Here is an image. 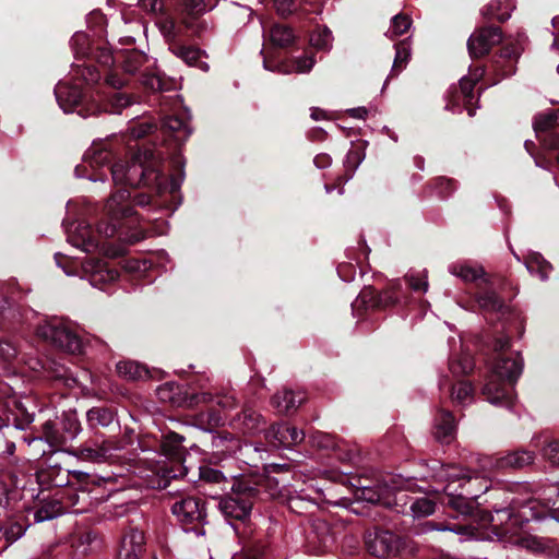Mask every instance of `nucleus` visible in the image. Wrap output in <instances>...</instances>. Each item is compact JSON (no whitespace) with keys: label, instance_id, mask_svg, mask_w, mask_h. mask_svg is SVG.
I'll use <instances>...</instances> for the list:
<instances>
[{"label":"nucleus","instance_id":"nucleus-53","mask_svg":"<svg viewBox=\"0 0 559 559\" xmlns=\"http://www.w3.org/2000/svg\"><path fill=\"white\" fill-rule=\"evenodd\" d=\"M365 159V153L360 147H353L348 151L345 158L346 170L354 173Z\"/></svg>","mask_w":559,"mask_h":559},{"label":"nucleus","instance_id":"nucleus-56","mask_svg":"<svg viewBox=\"0 0 559 559\" xmlns=\"http://www.w3.org/2000/svg\"><path fill=\"white\" fill-rule=\"evenodd\" d=\"M225 479L224 474L212 467H200V481L219 484Z\"/></svg>","mask_w":559,"mask_h":559},{"label":"nucleus","instance_id":"nucleus-63","mask_svg":"<svg viewBox=\"0 0 559 559\" xmlns=\"http://www.w3.org/2000/svg\"><path fill=\"white\" fill-rule=\"evenodd\" d=\"M216 404L224 409H233L237 405V401L234 394L228 393L216 396Z\"/></svg>","mask_w":559,"mask_h":559},{"label":"nucleus","instance_id":"nucleus-9","mask_svg":"<svg viewBox=\"0 0 559 559\" xmlns=\"http://www.w3.org/2000/svg\"><path fill=\"white\" fill-rule=\"evenodd\" d=\"M171 512L183 525L194 524L190 528L185 527V532H193L197 536L205 534L203 525L205 524L206 511L201 499L194 497L182 498L173 504Z\"/></svg>","mask_w":559,"mask_h":559},{"label":"nucleus","instance_id":"nucleus-35","mask_svg":"<svg viewBox=\"0 0 559 559\" xmlns=\"http://www.w3.org/2000/svg\"><path fill=\"white\" fill-rule=\"evenodd\" d=\"M269 38L274 46L287 47L294 43L296 36L289 26L275 24L270 29Z\"/></svg>","mask_w":559,"mask_h":559},{"label":"nucleus","instance_id":"nucleus-41","mask_svg":"<svg viewBox=\"0 0 559 559\" xmlns=\"http://www.w3.org/2000/svg\"><path fill=\"white\" fill-rule=\"evenodd\" d=\"M63 508L61 503L57 500H52L44 503L38 510L34 513L35 522L40 523L45 521L52 520L60 514H62Z\"/></svg>","mask_w":559,"mask_h":559},{"label":"nucleus","instance_id":"nucleus-10","mask_svg":"<svg viewBox=\"0 0 559 559\" xmlns=\"http://www.w3.org/2000/svg\"><path fill=\"white\" fill-rule=\"evenodd\" d=\"M111 153L100 143H93L92 146L84 153L82 163L74 169L78 178H87L91 181H104L105 176L103 173L97 174L98 170L108 166L111 162Z\"/></svg>","mask_w":559,"mask_h":559},{"label":"nucleus","instance_id":"nucleus-14","mask_svg":"<svg viewBox=\"0 0 559 559\" xmlns=\"http://www.w3.org/2000/svg\"><path fill=\"white\" fill-rule=\"evenodd\" d=\"M452 485L445 483L443 486L442 491L447 495V500L443 502L462 515L471 514L474 509L473 501L488 490L486 485L478 490L466 488L456 493V489H452Z\"/></svg>","mask_w":559,"mask_h":559},{"label":"nucleus","instance_id":"nucleus-51","mask_svg":"<svg viewBox=\"0 0 559 559\" xmlns=\"http://www.w3.org/2000/svg\"><path fill=\"white\" fill-rule=\"evenodd\" d=\"M10 430L0 427V460L7 461L15 451V443L8 439Z\"/></svg>","mask_w":559,"mask_h":559},{"label":"nucleus","instance_id":"nucleus-16","mask_svg":"<svg viewBox=\"0 0 559 559\" xmlns=\"http://www.w3.org/2000/svg\"><path fill=\"white\" fill-rule=\"evenodd\" d=\"M66 233L69 243L84 252H92L98 248V240L85 222L70 224L66 227Z\"/></svg>","mask_w":559,"mask_h":559},{"label":"nucleus","instance_id":"nucleus-15","mask_svg":"<svg viewBox=\"0 0 559 559\" xmlns=\"http://www.w3.org/2000/svg\"><path fill=\"white\" fill-rule=\"evenodd\" d=\"M499 27L490 26L472 34L467 41V48L472 58H479L489 52L490 48L501 41Z\"/></svg>","mask_w":559,"mask_h":559},{"label":"nucleus","instance_id":"nucleus-3","mask_svg":"<svg viewBox=\"0 0 559 559\" xmlns=\"http://www.w3.org/2000/svg\"><path fill=\"white\" fill-rule=\"evenodd\" d=\"M364 542L368 554L379 559L396 558L407 547L404 537L380 527L367 530Z\"/></svg>","mask_w":559,"mask_h":559},{"label":"nucleus","instance_id":"nucleus-1","mask_svg":"<svg viewBox=\"0 0 559 559\" xmlns=\"http://www.w3.org/2000/svg\"><path fill=\"white\" fill-rule=\"evenodd\" d=\"M522 371L523 359L520 354L510 358H498L483 386V395L492 405L511 407L514 400L512 385Z\"/></svg>","mask_w":559,"mask_h":559},{"label":"nucleus","instance_id":"nucleus-48","mask_svg":"<svg viewBox=\"0 0 559 559\" xmlns=\"http://www.w3.org/2000/svg\"><path fill=\"white\" fill-rule=\"evenodd\" d=\"M495 513L501 523L504 518L507 519V522L502 527V532L506 534L512 533V525L518 523L519 518L522 519L525 515V511H522L520 514H514L513 509L509 507L499 509L495 508Z\"/></svg>","mask_w":559,"mask_h":559},{"label":"nucleus","instance_id":"nucleus-61","mask_svg":"<svg viewBox=\"0 0 559 559\" xmlns=\"http://www.w3.org/2000/svg\"><path fill=\"white\" fill-rule=\"evenodd\" d=\"M278 14L288 15L296 10V0H274Z\"/></svg>","mask_w":559,"mask_h":559},{"label":"nucleus","instance_id":"nucleus-11","mask_svg":"<svg viewBox=\"0 0 559 559\" xmlns=\"http://www.w3.org/2000/svg\"><path fill=\"white\" fill-rule=\"evenodd\" d=\"M432 469L435 471L432 477L439 483H460L461 490L469 488L478 490L486 485L489 487V480L485 477H479L476 474L463 469L460 466L436 464Z\"/></svg>","mask_w":559,"mask_h":559},{"label":"nucleus","instance_id":"nucleus-46","mask_svg":"<svg viewBox=\"0 0 559 559\" xmlns=\"http://www.w3.org/2000/svg\"><path fill=\"white\" fill-rule=\"evenodd\" d=\"M436 503L428 498H417L412 501L409 510L413 518L429 516L435 512Z\"/></svg>","mask_w":559,"mask_h":559},{"label":"nucleus","instance_id":"nucleus-20","mask_svg":"<svg viewBox=\"0 0 559 559\" xmlns=\"http://www.w3.org/2000/svg\"><path fill=\"white\" fill-rule=\"evenodd\" d=\"M144 549V534L130 528L122 537L117 559H139Z\"/></svg>","mask_w":559,"mask_h":559},{"label":"nucleus","instance_id":"nucleus-37","mask_svg":"<svg viewBox=\"0 0 559 559\" xmlns=\"http://www.w3.org/2000/svg\"><path fill=\"white\" fill-rule=\"evenodd\" d=\"M117 371L129 380H140L148 377V370L136 361H120L117 364Z\"/></svg>","mask_w":559,"mask_h":559},{"label":"nucleus","instance_id":"nucleus-50","mask_svg":"<svg viewBox=\"0 0 559 559\" xmlns=\"http://www.w3.org/2000/svg\"><path fill=\"white\" fill-rule=\"evenodd\" d=\"M519 545L533 552H542L547 548V542L544 538L534 535H526L519 539Z\"/></svg>","mask_w":559,"mask_h":559},{"label":"nucleus","instance_id":"nucleus-55","mask_svg":"<svg viewBox=\"0 0 559 559\" xmlns=\"http://www.w3.org/2000/svg\"><path fill=\"white\" fill-rule=\"evenodd\" d=\"M142 83L152 91L167 90V82L156 73H144L142 75Z\"/></svg>","mask_w":559,"mask_h":559},{"label":"nucleus","instance_id":"nucleus-12","mask_svg":"<svg viewBox=\"0 0 559 559\" xmlns=\"http://www.w3.org/2000/svg\"><path fill=\"white\" fill-rule=\"evenodd\" d=\"M255 489L243 487L241 484L237 486L234 496L223 498L219 501L222 513L229 519L245 520L249 516L252 509V500Z\"/></svg>","mask_w":559,"mask_h":559},{"label":"nucleus","instance_id":"nucleus-58","mask_svg":"<svg viewBox=\"0 0 559 559\" xmlns=\"http://www.w3.org/2000/svg\"><path fill=\"white\" fill-rule=\"evenodd\" d=\"M78 74L87 84L97 83L100 80L99 72L97 71L96 68H94L92 66H86V67H83V68H79L78 69Z\"/></svg>","mask_w":559,"mask_h":559},{"label":"nucleus","instance_id":"nucleus-24","mask_svg":"<svg viewBox=\"0 0 559 559\" xmlns=\"http://www.w3.org/2000/svg\"><path fill=\"white\" fill-rule=\"evenodd\" d=\"M435 437L441 442L451 443L456 433V423L453 415L448 411H440L435 419Z\"/></svg>","mask_w":559,"mask_h":559},{"label":"nucleus","instance_id":"nucleus-54","mask_svg":"<svg viewBox=\"0 0 559 559\" xmlns=\"http://www.w3.org/2000/svg\"><path fill=\"white\" fill-rule=\"evenodd\" d=\"M542 455L552 465L559 466V440H551L542 449Z\"/></svg>","mask_w":559,"mask_h":559},{"label":"nucleus","instance_id":"nucleus-59","mask_svg":"<svg viewBox=\"0 0 559 559\" xmlns=\"http://www.w3.org/2000/svg\"><path fill=\"white\" fill-rule=\"evenodd\" d=\"M17 356L15 346L10 341L0 342V358L4 361H12Z\"/></svg>","mask_w":559,"mask_h":559},{"label":"nucleus","instance_id":"nucleus-32","mask_svg":"<svg viewBox=\"0 0 559 559\" xmlns=\"http://www.w3.org/2000/svg\"><path fill=\"white\" fill-rule=\"evenodd\" d=\"M163 127L169 131H171L178 141L187 140L192 133V129L189 126V122L177 116H166L163 119Z\"/></svg>","mask_w":559,"mask_h":559},{"label":"nucleus","instance_id":"nucleus-38","mask_svg":"<svg viewBox=\"0 0 559 559\" xmlns=\"http://www.w3.org/2000/svg\"><path fill=\"white\" fill-rule=\"evenodd\" d=\"M526 269L532 275L538 276L542 281H546L549 276L551 265L540 254H532L526 263Z\"/></svg>","mask_w":559,"mask_h":559},{"label":"nucleus","instance_id":"nucleus-44","mask_svg":"<svg viewBox=\"0 0 559 559\" xmlns=\"http://www.w3.org/2000/svg\"><path fill=\"white\" fill-rule=\"evenodd\" d=\"M412 26V20L406 14H396L393 16L391 21V25L389 29L385 33V36H388L391 39H394L397 36H401L405 34Z\"/></svg>","mask_w":559,"mask_h":559},{"label":"nucleus","instance_id":"nucleus-23","mask_svg":"<svg viewBox=\"0 0 559 559\" xmlns=\"http://www.w3.org/2000/svg\"><path fill=\"white\" fill-rule=\"evenodd\" d=\"M316 64V58L313 55H305L301 57H298L294 60V62L287 63V62H277L275 64H270L266 60L263 62L264 69L277 72L282 74H289L293 72L296 73H308L311 71L313 66Z\"/></svg>","mask_w":559,"mask_h":559},{"label":"nucleus","instance_id":"nucleus-4","mask_svg":"<svg viewBox=\"0 0 559 559\" xmlns=\"http://www.w3.org/2000/svg\"><path fill=\"white\" fill-rule=\"evenodd\" d=\"M36 405L31 397L12 396L0 402V427L25 430L35 419Z\"/></svg>","mask_w":559,"mask_h":559},{"label":"nucleus","instance_id":"nucleus-17","mask_svg":"<svg viewBox=\"0 0 559 559\" xmlns=\"http://www.w3.org/2000/svg\"><path fill=\"white\" fill-rule=\"evenodd\" d=\"M2 519L1 539L7 542V546L22 538L29 527V523L23 511H5Z\"/></svg>","mask_w":559,"mask_h":559},{"label":"nucleus","instance_id":"nucleus-5","mask_svg":"<svg viewBox=\"0 0 559 559\" xmlns=\"http://www.w3.org/2000/svg\"><path fill=\"white\" fill-rule=\"evenodd\" d=\"M484 73L483 68H475L468 78L464 76L460 80L459 86H452L448 91L445 109L460 112L464 107L468 116H474L475 110L471 107L475 98L474 86L484 76Z\"/></svg>","mask_w":559,"mask_h":559},{"label":"nucleus","instance_id":"nucleus-21","mask_svg":"<svg viewBox=\"0 0 559 559\" xmlns=\"http://www.w3.org/2000/svg\"><path fill=\"white\" fill-rule=\"evenodd\" d=\"M122 448L121 443L107 439L102 444L83 445L80 448V456L83 460L100 463L112 456L114 452Z\"/></svg>","mask_w":559,"mask_h":559},{"label":"nucleus","instance_id":"nucleus-18","mask_svg":"<svg viewBox=\"0 0 559 559\" xmlns=\"http://www.w3.org/2000/svg\"><path fill=\"white\" fill-rule=\"evenodd\" d=\"M266 439L275 448H290L301 443L305 432L285 424H275L266 431Z\"/></svg>","mask_w":559,"mask_h":559},{"label":"nucleus","instance_id":"nucleus-64","mask_svg":"<svg viewBox=\"0 0 559 559\" xmlns=\"http://www.w3.org/2000/svg\"><path fill=\"white\" fill-rule=\"evenodd\" d=\"M98 60L102 64L110 67L115 62H117V61L119 62L120 52H116V55L112 56L108 51H102L100 55L98 56Z\"/></svg>","mask_w":559,"mask_h":559},{"label":"nucleus","instance_id":"nucleus-57","mask_svg":"<svg viewBox=\"0 0 559 559\" xmlns=\"http://www.w3.org/2000/svg\"><path fill=\"white\" fill-rule=\"evenodd\" d=\"M105 84L120 91L123 86L127 85V80L122 78L117 70H109L106 74H104Z\"/></svg>","mask_w":559,"mask_h":559},{"label":"nucleus","instance_id":"nucleus-22","mask_svg":"<svg viewBox=\"0 0 559 559\" xmlns=\"http://www.w3.org/2000/svg\"><path fill=\"white\" fill-rule=\"evenodd\" d=\"M55 95L60 108L64 112H72L79 106L82 99V92L79 85H70L66 82H60L55 88Z\"/></svg>","mask_w":559,"mask_h":559},{"label":"nucleus","instance_id":"nucleus-49","mask_svg":"<svg viewBox=\"0 0 559 559\" xmlns=\"http://www.w3.org/2000/svg\"><path fill=\"white\" fill-rule=\"evenodd\" d=\"M449 368L454 376L465 374L473 370V360L469 355L464 354L457 358H452Z\"/></svg>","mask_w":559,"mask_h":559},{"label":"nucleus","instance_id":"nucleus-42","mask_svg":"<svg viewBox=\"0 0 559 559\" xmlns=\"http://www.w3.org/2000/svg\"><path fill=\"white\" fill-rule=\"evenodd\" d=\"M557 126H559V109L542 112L535 117L533 122L534 130L537 133Z\"/></svg>","mask_w":559,"mask_h":559},{"label":"nucleus","instance_id":"nucleus-43","mask_svg":"<svg viewBox=\"0 0 559 559\" xmlns=\"http://www.w3.org/2000/svg\"><path fill=\"white\" fill-rule=\"evenodd\" d=\"M476 301L478 306L485 311H500L503 308L502 300L492 290H485L477 294Z\"/></svg>","mask_w":559,"mask_h":559},{"label":"nucleus","instance_id":"nucleus-19","mask_svg":"<svg viewBox=\"0 0 559 559\" xmlns=\"http://www.w3.org/2000/svg\"><path fill=\"white\" fill-rule=\"evenodd\" d=\"M134 102L135 99L131 95L124 92L116 91L111 94H108L103 99L102 106L94 105L92 112H83V110H79V114L83 117H87L100 111H106L109 114H121L124 108L129 107Z\"/></svg>","mask_w":559,"mask_h":559},{"label":"nucleus","instance_id":"nucleus-52","mask_svg":"<svg viewBox=\"0 0 559 559\" xmlns=\"http://www.w3.org/2000/svg\"><path fill=\"white\" fill-rule=\"evenodd\" d=\"M156 25L160 33L167 40H174L176 37V23L175 21L166 15H162L156 20Z\"/></svg>","mask_w":559,"mask_h":559},{"label":"nucleus","instance_id":"nucleus-29","mask_svg":"<svg viewBox=\"0 0 559 559\" xmlns=\"http://www.w3.org/2000/svg\"><path fill=\"white\" fill-rule=\"evenodd\" d=\"M261 420V415L246 405L242 412L235 418V425L242 429L245 433H254L260 430Z\"/></svg>","mask_w":559,"mask_h":559},{"label":"nucleus","instance_id":"nucleus-13","mask_svg":"<svg viewBox=\"0 0 559 559\" xmlns=\"http://www.w3.org/2000/svg\"><path fill=\"white\" fill-rule=\"evenodd\" d=\"M215 3L207 5L204 0H185L180 12L181 23L195 36L209 32L211 26L201 16L215 8Z\"/></svg>","mask_w":559,"mask_h":559},{"label":"nucleus","instance_id":"nucleus-33","mask_svg":"<svg viewBox=\"0 0 559 559\" xmlns=\"http://www.w3.org/2000/svg\"><path fill=\"white\" fill-rule=\"evenodd\" d=\"M309 41L317 50L329 52L333 47L334 36L328 26H319L311 33Z\"/></svg>","mask_w":559,"mask_h":559},{"label":"nucleus","instance_id":"nucleus-27","mask_svg":"<svg viewBox=\"0 0 559 559\" xmlns=\"http://www.w3.org/2000/svg\"><path fill=\"white\" fill-rule=\"evenodd\" d=\"M304 401V393L284 390L282 392H277L272 397L271 403L280 414H286L292 409H296Z\"/></svg>","mask_w":559,"mask_h":559},{"label":"nucleus","instance_id":"nucleus-34","mask_svg":"<svg viewBox=\"0 0 559 559\" xmlns=\"http://www.w3.org/2000/svg\"><path fill=\"white\" fill-rule=\"evenodd\" d=\"M83 271L86 274H91V284H95V276L99 275L100 280L104 281H114L117 277V272L112 270H105L104 264L99 260L88 259L82 263Z\"/></svg>","mask_w":559,"mask_h":559},{"label":"nucleus","instance_id":"nucleus-28","mask_svg":"<svg viewBox=\"0 0 559 559\" xmlns=\"http://www.w3.org/2000/svg\"><path fill=\"white\" fill-rule=\"evenodd\" d=\"M535 453L527 450H516L499 457L496 461L497 468H522L534 462Z\"/></svg>","mask_w":559,"mask_h":559},{"label":"nucleus","instance_id":"nucleus-8","mask_svg":"<svg viewBox=\"0 0 559 559\" xmlns=\"http://www.w3.org/2000/svg\"><path fill=\"white\" fill-rule=\"evenodd\" d=\"M37 334L66 352L76 354L82 349L80 337L63 321L53 320L40 324L37 328Z\"/></svg>","mask_w":559,"mask_h":559},{"label":"nucleus","instance_id":"nucleus-39","mask_svg":"<svg viewBox=\"0 0 559 559\" xmlns=\"http://www.w3.org/2000/svg\"><path fill=\"white\" fill-rule=\"evenodd\" d=\"M411 58V46L406 40L395 45V57L391 69V75H397L408 63Z\"/></svg>","mask_w":559,"mask_h":559},{"label":"nucleus","instance_id":"nucleus-62","mask_svg":"<svg viewBox=\"0 0 559 559\" xmlns=\"http://www.w3.org/2000/svg\"><path fill=\"white\" fill-rule=\"evenodd\" d=\"M406 281L413 290H423L424 293L428 290V282L426 277L421 278L411 274L406 276Z\"/></svg>","mask_w":559,"mask_h":559},{"label":"nucleus","instance_id":"nucleus-26","mask_svg":"<svg viewBox=\"0 0 559 559\" xmlns=\"http://www.w3.org/2000/svg\"><path fill=\"white\" fill-rule=\"evenodd\" d=\"M29 445L35 441H45L50 448H59L66 444V438L62 435L61 427L57 420H47L41 426V435L33 438H24Z\"/></svg>","mask_w":559,"mask_h":559},{"label":"nucleus","instance_id":"nucleus-7","mask_svg":"<svg viewBox=\"0 0 559 559\" xmlns=\"http://www.w3.org/2000/svg\"><path fill=\"white\" fill-rule=\"evenodd\" d=\"M414 483L411 480L393 481V485L388 488L382 487H362L357 497L360 500L369 503H380L389 508L397 507L399 502L406 504L405 491L414 490Z\"/></svg>","mask_w":559,"mask_h":559},{"label":"nucleus","instance_id":"nucleus-60","mask_svg":"<svg viewBox=\"0 0 559 559\" xmlns=\"http://www.w3.org/2000/svg\"><path fill=\"white\" fill-rule=\"evenodd\" d=\"M154 126L148 122H140L129 129L130 134L134 139H140L151 133Z\"/></svg>","mask_w":559,"mask_h":559},{"label":"nucleus","instance_id":"nucleus-31","mask_svg":"<svg viewBox=\"0 0 559 559\" xmlns=\"http://www.w3.org/2000/svg\"><path fill=\"white\" fill-rule=\"evenodd\" d=\"M86 420L90 428H107L115 420V413L106 407H93L86 413Z\"/></svg>","mask_w":559,"mask_h":559},{"label":"nucleus","instance_id":"nucleus-36","mask_svg":"<svg viewBox=\"0 0 559 559\" xmlns=\"http://www.w3.org/2000/svg\"><path fill=\"white\" fill-rule=\"evenodd\" d=\"M449 271L454 276L462 278L465 282L476 281L484 275V270L479 265H472L466 262L454 263L449 266Z\"/></svg>","mask_w":559,"mask_h":559},{"label":"nucleus","instance_id":"nucleus-47","mask_svg":"<svg viewBox=\"0 0 559 559\" xmlns=\"http://www.w3.org/2000/svg\"><path fill=\"white\" fill-rule=\"evenodd\" d=\"M473 386L468 382H459L452 388V400L461 405H466L473 400Z\"/></svg>","mask_w":559,"mask_h":559},{"label":"nucleus","instance_id":"nucleus-40","mask_svg":"<svg viewBox=\"0 0 559 559\" xmlns=\"http://www.w3.org/2000/svg\"><path fill=\"white\" fill-rule=\"evenodd\" d=\"M59 421L66 443L73 440L81 431V425L75 414H64Z\"/></svg>","mask_w":559,"mask_h":559},{"label":"nucleus","instance_id":"nucleus-45","mask_svg":"<svg viewBox=\"0 0 559 559\" xmlns=\"http://www.w3.org/2000/svg\"><path fill=\"white\" fill-rule=\"evenodd\" d=\"M430 530L438 532H452L461 536V540L471 539L475 536V532L472 526L463 524L443 525L439 523H429Z\"/></svg>","mask_w":559,"mask_h":559},{"label":"nucleus","instance_id":"nucleus-25","mask_svg":"<svg viewBox=\"0 0 559 559\" xmlns=\"http://www.w3.org/2000/svg\"><path fill=\"white\" fill-rule=\"evenodd\" d=\"M169 50L190 67H198L202 71L209 70V64L202 60L205 52L192 46H183L176 43L170 44Z\"/></svg>","mask_w":559,"mask_h":559},{"label":"nucleus","instance_id":"nucleus-6","mask_svg":"<svg viewBox=\"0 0 559 559\" xmlns=\"http://www.w3.org/2000/svg\"><path fill=\"white\" fill-rule=\"evenodd\" d=\"M130 192L120 189L114 193L105 204V214L108 222H100L97 226V234L106 238L114 237L118 231V221L133 214L132 206L128 203Z\"/></svg>","mask_w":559,"mask_h":559},{"label":"nucleus","instance_id":"nucleus-2","mask_svg":"<svg viewBox=\"0 0 559 559\" xmlns=\"http://www.w3.org/2000/svg\"><path fill=\"white\" fill-rule=\"evenodd\" d=\"M112 180L116 185L152 186L158 192L163 190L160 173L155 168L153 154L148 151L136 153L130 162L115 163L110 167Z\"/></svg>","mask_w":559,"mask_h":559},{"label":"nucleus","instance_id":"nucleus-30","mask_svg":"<svg viewBox=\"0 0 559 559\" xmlns=\"http://www.w3.org/2000/svg\"><path fill=\"white\" fill-rule=\"evenodd\" d=\"M122 69L126 73L134 74L146 63H150V58L139 50H128L120 52V60Z\"/></svg>","mask_w":559,"mask_h":559}]
</instances>
